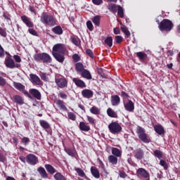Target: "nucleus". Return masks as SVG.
I'll use <instances>...</instances> for the list:
<instances>
[{"label":"nucleus","mask_w":180,"mask_h":180,"mask_svg":"<svg viewBox=\"0 0 180 180\" xmlns=\"http://www.w3.org/2000/svg\"><path fill=\"white\" fill-rule=\"evenodd\" d=\"M34 60L38 62L42 61V63H44L45 64H50L53 61L51 56L46 53L34 54Z\"/></svg>","instance_id":"obj_1"},{"label":"nucleus","mask_w":180,"mask_h":180,"mask_svg":"<svg viewBox=\"0 0 180 180\" xmlns=\"http://www.w3.org/2000/svg\"><path fill=\"white\" fill-rule=\"evenodd\" d=\"M41 22L44 25L48 26H54L56 25V19L52 15L47 14V13H43L41 15Z\"/></svg>","instance_id":"obj_2"},{"label":"nucleus","mask_w":180,"mask_h":180,"mask_svg":"<svg viewBox=\"0 0 180 180\" xmlns=\"http://www.w3.org/2000/svg\"><path fill=\"white\" fill-rule=\"evenodd\" d=\"M174 27V24L169 20H163L159 25V29L161 32H171Z\"/></svg>","instance_id":"obj_3"},{"label":"nucleus","mask_w":180,"mask_h":180,"mask_svg":"<svg viewBox=\"0 0 180 180\" xmlns=\"http://www.w3.org/2000/svg\"><path fill=\"white\" fill-rule=\"evenodd\" d=\"M108 129L112 134H119L122 132V126L117 122H111L108 125Z\"/></svg>","instance_id":"obj_4"},{"label":"nucleus","mask_w":180,"mask_h":180,"mask_svg":"<svg viewBox=\"0 0 180 180\" xmlns=\"http://www.w3.org/2000/svg\"><path fill=\"white\" fill-rule=\"evenodd\" d=\"M137 134L139 135V138L141 141H143V143H149L150 142V138L148 136L147 134H146V130L144 129L139 127L137 128Z\"/></svg>","instance_id":"obj_5"},{"label":"nucleus","mask_w":180,"mask_h":180,"mask_svg":"<svg viewBox=\"0 0 180 180\" xmlns=\"http://www.w3.org/2000/svg\"><path fill=\"white\" fill-rule=\"evenodd\" d=\"M4 64L7 68H19L20 67V64L15 63V60L11 56L5 58Z\"/></svg>","instance_id":"obj_6"},{"label":"nucleus","mask_w":180,"mask_h":180,"mask_svg":"<svg viewBox=\"0 0 180 180\" xmlns=\"http://www.w3.org/2000/svg\"><path fill=\"white\" fill-rule=\"evenodd\" d=\"M65 51H67V46H65L63 44H57L53 46L52 53H58L60 54H64V53H65Z\"/></svg>","instance_id":"obj_7"},{"label":"nucleus","mask_w":180,"mask_h":180,"mask_svg":"<svg viewBox=\"0 0 180 180\" xmlns=\"http://www.w3.org/2000/svg\"><path fill=\"white\" fill-rule=\"evenodd\" d=\"M26 161L30 165H36L39 162V158L32 153H30L26 157Z\"/></svg>","instance_id":"obj_8"},{"label":"nucleus","mask_w":180,"mask_h":180,"mask_svg":"<svg viewBox=\"0 0 180 180\" xmlns=\"http://www.w3.org/2000/svg\"><path fill=\"white\" fill-rule=\"evenodd\" d=\"M55 82L58 88H67L68 80L65 78L56 79Z\"/></svg>","instance_id":"obj_9"},{"label":"nucleus","mask_w":180,"mask_h":180,"mask_svg":"<svg viewBox=\"0 0 180 180\" xmlns=\"http://www.w3.org/2000/svg\"><path fill=\"white\" fill-rule=\"evenodd\" d=\"M136 174L138 176H142V178H145V179H150V174H148L147 170L144 168L138 169Z\"/></svg>","instance_id":"obj_10"},{"label":"nucleus","mask_w":180,"mask_h":180,"mask_svg":"<svg viewBox=\"0 0 180 180\" xmlns=\"http://www.w3.org/2000/svg\"><path fill=\"white\" fill-rule=\"evenodd\" d=\"M124 107L127 112H133V110H134V103L129 100L127 102L124 103Z\"/></svg>","instance_id":"obj_11"},{"label":"nucleus","mask_w":180,"mask_h":180,"mask_svg":"<svg viewBox=\"0 0 180 180\" xmlns=\"http://www.w3.org/2000/svg\"><path fill=\"white\" fill-rule=\"evenodd\" d=\"M82 95L83 98H86V99H91V98L94 96V91L88 89H85L82 91Z\"/></svg>","instance_id":"obj_12"},{"label":"nucleus","mask_w":180,"mask_h":180,"mask_svg":"<svg viewBox=\"0 0 180 180\" xmlns=\"http://www.w3.org/2000/svg\"><path fill=\"white\" fill-rule=\"evenodd\" d=\"M21 20L26 25L27 27H33L34 26V24H33V22L30 20V18L26 15L21 16Z\"/></svg>","instance_id":"obj_13"},{"label":"nucleus","mask_w":180,"mask_h":180,"mask_svg":"<svg viewBox=\"0 0 180 180\" xmlns=\"http://www.w3.org/2000/svg\"><path fill=\"white\" fill-rule=\"evenodd\" d=\"M72 81L76 86H78V88H86V84L84 83V82L79 78H73Z\"/></svg>","instance_id":"obj_14"},{"label":"nucleus","mask_w":180,"mask_h":180,"mask_svg":"<svg viewBox=\"0 0 180 180\" xmlns=\"http://www.w3.org/2000/svg\"><path fill=\"white\" fill-rule=\"evenodd\" d=\"M30 94L34 96V98H36V99H38V101H40L41 99V94H40V91L36 89H30Z\"/></svg>","instance_id":"obj_15"},{"label":"nucleus","mask_w":180,"mask_h":180,"mask_svg":"<svg viewBox=\"0 0 180 180\" xmlns=\"http://www.w3.org/2000/svg\"><path fill=\"white\" fill-rule=\"evenodd\" d=\"M13 102L17 103L18 105H23L25 103V100L22 98V96L19 95H15L13 96L12 98Z\"/></svg>","instance_id":"obj_16"},{"label":"nucleus","mask_w":180,"mask_h":180,"mask_svg":"<svg viewBox=\"0 0 180 180\" xmlns=\"http://www.w3.org/2000/svg\"><path fill=\"white\" fill-rule=\"evenodd\" d=\"M30 78L32 82V84H35V85H40V77L34 74H30Z\"/></svg>","instance_id":"obj_17"},{"label":"nucleus","mask_w":180,"mask_h":180,"mask_svg":"<svg viewBox=\"0 0 180 180\" xmlns=\"http://www.w3.org/2000/svg\"><path fill=\"white\" fill-rule=\"evenodd\" d=\"M52 54L54 58H56V60L58 61V63H64V60H65L64 55L56 52H52Z\"/></svg>","instance_id":"obj_18"},{"label":"nucleus","mask_w":180,"mask_h":180,"mask_svg":"<svg viewBox=\"0 0 180 180\" xmlns=\"http://www.w3.org/2000/svg\"><path fill=\"white\" fill-rule=\"evenodd\" d=\"M111 103L112 106H117L120 103V97L117 95L112 96Z\"/></svg>","instance_id":"obj_19"},{"label":"nucleus","mask_w":180,"mask_h":180,"mask_svg":"<svg viewBox=\"0 0 180 180\" xmlns=\"http://www.w3.org/2000/svg\"><path fill=\"white\" fill-rule=\"evenodd\" d=\"M81 75L83 78H86V79H92L91 72L85 69L81 72Z\"/></svg>","instance_id":"obj_20"},{"label":"nucleus","mask_w":180,"mask_h":180,"mask_svg":"<svg viewBox=\"0 0 180 180\" xmlns=\"http://www.w3.org/2000/svg\"><path fill=\"white\" fill-rule=\"evenodd\" d=\"M91 172L93 176H94V178H96V179H99V178H101V174L99 173V170H98L96 168L91 167Z\"/></svg>","instance_id":"obj_21"},{"label":"nucleus","mask_w":180,"mask_h":180,"mask_svg":"<svg viewBox=\"0 0 180 180\" xmlns=\"http://www.w3.org/2000/svg\"><path fill=\"white\" fill-rule=\"evenodd\" d=\"M37 171L39 174L41 175V178L46 179L48 177L47 172H46L44 167H40L37 169Z\"/></svg>","instance_id":"obj_22"},{"label":"nucleus","mask_w":180,"mask_h":180,"mask_svg":"<svg viewBox=\"0 0 180 180\" xmlns=\"http://www.w3.org/2000/svg\"><path fill=\"white\" fill-rule=\"evenodd\" d=\"M134 157L137 158V160H142L144 158V152L141 149H138L135 152Z\"/></svg>","instance_id":"obj_23"},{"label":"nucleus","mask_w":180,"mask_h":180,"mask_svg":"<svg viewBox=\"0 0 180 180\" xmlns=\"http://www.w3.org/2000/svg\"><path fill=\"white\" fill-rule=\"evenodd\" d=\"M79 127L82 131H89V130H91V128L88 127L84 122H79Z\"/></svg>","instance_id":"obj_24"},{"label":"nucleus","mask_w":180,"mask_h":180,"mask_svg":"<svg viewBox=\"0 0 180 180\" xmlns=\"http://www.w3.org/2000/svg\"><path fill=\"white\" fill-rule=\"evenodd\" d=\"M154 130L158 133V134H164V128L161 125H155L154 127Z\"/></svg>","instance_id":"obj_25"},{"label":"nucleus","mask_w":180,"mask_h":180,"mask_svg":"<svg viewBox=\"0 0 180 180\" xmlns=\"http://www.w3.org/2000/svg\"><path fill=\"white\" fill-rule=\"evenodd\" d=\"M112 154L114 157H122V151L117 148H112Z\"/></svg>","instance_id":"obj_26"},{"label":"nucleus","mask_w":180,"mask_h":180,"mask_svg":"<svg viewBox=\"0 0 180 180\" xmlns=\"http://www.w3.org/2000/svg\"><path fill=\"white\" fill-rule=\"evenodd\" d=\"M45 168L46 171L51 174H56V169L51 165H45Z\"/></svg>","instance_id":"obj_27"},{"label":"nucleus","mask_w":180,"mask_h":180,"mask_svg":"<svg viewBox=\"0 0 180 180\" xmlns=\"http://www.w3.org/2000/svg\"><path fill=\"white\" fill-rule=\"evenodd\" d=\"M13 85L16 89L20 91V92L24 91H25V86L20 83H16L14 82Z\"/></svg>","instance_id":"obj_28"},{"label":"nucleus","mask_w":180,"mask_h":180,"mask_svg":"<svg viewBox=\"0 0 180 180\" xmlns=\"http://www.w3.org/2000/svg\"><path fill=\"white\" fill-rule=\"evenodd\" d=\"M52 32H53L55 34H63V28H61L60 26H56L52 29Z\"/></svg>","instance_id":"obj_29"},{"label":"nucleus","mask_w":180,"mask_h":180,"mask_svg":"<svg viewBox=\"0 0 180 180\" xmlns=\"http://www.w3.org/2000/svg\"><path fill=\"white\" fill-rule=\"evenodd\" d=\"M108 160L112 165H116V164H117V158L115 155H110L108 157Z\"/></svg>","instance_id":"obj_30"},{"label":"nucleus","mask_w":180,"mask_h":180,"mask_svg":"<svg viewBox=\"0 0 180 180\" xmlns=\"http://www.w3.org/2000/svg\"><path fill=\"white\" fill-rule=\"evenodd\" d=\"M107 115H108L110 117H117V114L112 108L107 110Z\"/></svg>","instance_id":"obj_31"},{"label":"nucleus","mask_w":180,"mask_h":180,"mask_svg":"<svg viewBox=\"0 0 180 180\" xmlns=\"http://www.w3.org/2000/svg\"><path fill=\"white\" fill-rule=\"evenodd\" d=\"M92 22L96 26L101 25V16L96 15L92 18Z\"/></svg>","instance_id":"obj_32"},{"label":"nucleus","mask_w":180,"mask_h":180,"mask_svg":"<svg viewBox=\"0 0 180 180\" xmlns=\"http://www.w3.org/2000/svg\"><path fill=\"white\" fill-rule=\"evenodd\" d=\"M117 15L120 18H123L124 16V9L120 6H117Z\"/></svg>","instance_id":"obj_33"},{"label":"nucleus","mask_w":180,"mask_h":180,"mask_svg":"<svg viewBox=\"0 0 180 180\" xmlns=\"http://www.w3.org/2000/svg\"><path fill=\"white\" fill-rule=\"evenodd\" d=\"M55 103L58 105L63 110H65V109H67L65 105H64V102L61 100H55Z\"/></svg>","instance_id":"obj_34"},{"label":"nucleus","mask_w":180,"mask_h":180,"mask_svg":"<svg viewBox=\"0 0 180 180\" xmlns=\"http://www.w3.org/2000/svg\"><path fill=\"white\" fill-rule=\"evenodd\" d=\"M108 9L112 12V13H116L117 12V6L116 4H110L108 6Z\"/></svg>","instance_id":"obj_35"},{"label":"nucleus","mask_w":180,"mask_h":180,"mask_svg":"<svg viewBox=\"0 0 180 180\" xmlns=\"http://www.w3.org/2000/svg\"><path fill=\"white\" fill-rule=\"evenodd\" d=\"M90 112L92 113V115H100L101 110H99V108H98L96 106H93L90 108Z\"/></svg>","instance_id":"obj_36"},{"label":"nucleus","mask_w":180,"mask_h":180,"mask_svg":"<svg viewBox=\"0 0 180 180\" xmlns=\"http://www.w3.org/2000/svg\"><path fill=\"white\" fill-rule=\"evenodd\" d=\"M105 43L108 47H112V46H113V38H112V37H107L105 40Z\"/></svg>","instance_id":"obj_37"},{"label":"nucleus","mask_w":180,"mask_h":180,"mask_svg":"<svg viewBox=\"0 0 180 180\" xmlns=\"http://www.w3.org/2000/svg\"><path fill=\"white\" fill-rule=\"evenodd\" d=\"M39 124L40 126L43 127V129H49L50 128V124H49V122L47 121L41 120H39Z\"/></svg>","instance_id":"obj_38"},{"label":"nucleus","mask_w":180,"mask_h":180,"mask_svg":"<svg viewBox=\"0 0 180 180\" xmlns=\"http://www.w3.org/2000/svg\"><path fill=\"white\" fill-rule=\"evenodd\" d=\"M75 68H76V71H77V72H82V71H84L85 70V69H84V65L81 63H77L76 64Z\"/></svg>","instance_id":"obj_39"},{"label":"nucleus","mask_w":180,"mask_h":180,"mask_svg":"<svg viewBox=\"0 0 180 180\" xmlns=\"http://www.w3.org/2000/svg\"><path fill=\"white\" fill-rule=\"evenodd\" d=\"M75 171H76L79 176H81L82 178H84V176H85V172L81 168L75 167Z\"/></svg>","instance_id":"obj_40"},{"label":"nucleus","mask_w":180,"mask_h":180,"mask_svg":"<svg viewBox=\"0 0 180 180\" xmlns=\"http://www.w3.org/2000/svg\"><path fill=\"white\" fill-rule=\"evenodd\" d=\"M65 151L70 157H75V153H76L75 150L70 149V148H67V149H65Z\"/></svg>","instance_id":"obj_41"},{"label":"nucleus","mask_w":180,"mask_h":180,"mask_svg":"<svg viewBox=\"0 0 180 180\" xmlns=\"http://www.w3.org/2000/svg\"><path fill=\"white\" fill-rule=\"evenodd\" d=\"M154 155L156 158L161 160V158H162L163 153L161 150H155L154 151Z\"/></svg>","instance_id":"obj_42"},{"label":"nucleus","mask_w":180,"mask_h":180,"mask_svg":"<svg viewBox=\"0 0 180 180\" xmlns=\"http://www.w3.org/2000/svg\"><path fill=\"white\" fill-rule=\"evenodd\" d=\"M121 30L123 33L125 34V35L127 36V37H129V36H130V32L129 31V30L127 29V27L124 25H122L121 27Z\"/></svg>","instance_id":"obj_43"},{"label":"nucleus","mask_w":180,"mask_h":180,"mask_svg":"<svg viewBox=\"0 0 180 180\" xmlns=\"http://www.w3.org/2000/svg\"><path fill=\"white\" fill-rule=\"evenodd\" d=\"M136 56L141 60H146V58L147 57V54H146L144 52H137Z\"/></svg>","instance_id":"obj_44"},{"label":"nucleus","mask_w":180,"mask_h":180,"mask_svg":"<svg viewBox=\"0 0 180 180\" xmlns=\"http://www.w3.org/2000/svg\"><path fill=\"white\" fill-rule=\"evenodd\" d=\"M39 76L41 77V79H42V81H45V82L49 81V77H47L46 73L43 72H40Z\"/></svg>","instance_id":"obj_45"},{"label":"nucleus","mask_w":180,"mask_h":180,"mask_svg":"<svg viewBox=\"0 0 180 180\" xmlns=\"http://www.w3.org/2000/svg\"><path fill=\"white\" fill-rule=\"evenodd\" d=\"M21 142L22 143V144L24 146H27V144H29V143H30V139L27 137H23L21 139Z\"/></svg>","instance_id":"obj_46"},{"label":"nucleus","mask_w":180,"mask_h":180,"mask_svg":"<svg viewBox=\"0 0 180 180\" xmlns=\"http://www.w3.org/2000/svg\"><path fill=\"white\" fill-rule=\"evenodd\" d=\"M68 116L69 119H70V120L75 121L77 119V116L75 115V114H74V112H68Z\"/></svg>","instance_id":"obj_47"},{"label":"nucleus","mask_w":180,"mask_h":180,"mask_svg":"<svg viewBox=\"0 0 180 180\" xmlns=\"http://www.w3.org/2000/svg\"><path fill=\"white\" fill-rule=\"evenodd\" d=\"M160 165H161V167H163L165 169H168V165L167 164V162H165V160H160Z\"/></svg>","instance_id":"obj_48"},{"label":"nucleus","mask_w":180,"mask_h":180,"mask_svg":"<svg viewBox=\"0 0 180 180\" xmlns=\"http://www.w3.org/2000/svg\"><path fill=\"white\" fill-rule=\"evenodd\" d=\"M0 34L3 37H6V29L0 27Z\"/></svg>","instance_id":"obj_49"},{"label":"nucleus","mask_w":180,"mask_h":180,"mask_svg":"<svg viewBox=\"0 0 180 180\" xmlns=\"http://www.w3.org/2000/svg\"><path fill=\"white\" fill-rule=\"evenodd\" d=\"M86 27H87V29H89V30H91V31L94 30V25H92V22L87 21Z\"/></svg>","instance_id":"obj_50"},{"label":"nucleus","mask_w":180,"mask_h":180,"mask_svg":"<svg viewBox=\"0 0 180 180\" xmlns=\"http://www.w3.org/2000/svg\"><path fill=\"white\" fill-rule=\"evenodd\" d=\"M87 120L91 124H95V119L94 117L86 115Z\"/></svg>","instance_id":"obj_51"},{"label":"nucleus","mask_w":180,"mask_h":180,"mask_svg":"<svg viewBox=\"0 0 180 180\" xmlns=\"http://www.w3.org/2000/svg\"><path fill=\"white\" fill-rule=\"evenodd\" d=\"M28 32L30 34H32V36H37V31L34 29L30 28L28 29Z\"/></svg>","instance_id":"obj_52"},{"label":"nucleus","mask_w":180,"mask_h":180,"mask_svg":"<svg viewBox=\"0 0 180 180\" xmlns=\"http://www.w3.org/2000/svg\"><path fill=\"white\" fill-rule=\"evenodd\" d=\"M115 41L118 44H120L121 41H123V37L122 36H116L115 37Z\"/></svg>","instance_id":"obj_53"},{"label":"nucleus","mask_w":180,"mask_h":180,"mask_svg":"<svg viewBox=\"0 0 180 180\" xmlns=\"http://www.w3.org/2000/svg\"><path fill=\"white\" fill-rule=\"evenodd\" d=\"M0 85L1 86H4V85H6V80L2 77L0 76Z\"/></svg>","instance_id":"obj_54"},{"label":"nucleus","mask_w":180,"mask_h":180,"mask_svg":"<svg viewBox=\"0 0 180 180\" xmlns=\"http://www.w3.org/2000/svg\"><path fill=\"white\" fill-rule=\"evenodd\" d=\"M72 59L75 63H78V61H79V56H78V54H75L72 56Z\"/></svg>","instance_id":"obj_55"},{"label":"nucleus","mask_w":180,"mask_h":180,"mask_svg":"<svg viewBox=\"0 0 180 180\" xmlns=\"http://www.w3.org/2000/svg\"><path fill=\"white\" fill-rule=\"evenodd\" d=\"M86 53L87 56H89L91 57V58H94V52H92V50L87 49L86 51Z\"/></svg>","instance_id":"obj_56"},{"label":"nucleus","mask_w":180,"mask_h":180,"mask_svg":"<svg viewBox=\"0 0 180 180\" xmlns=\"http://www.w3.org/2000/svg\"><path fill=\"white\" fill-rule=\"evenodd\" d=\"M13 58L15 60V61H16V63H21L22 59L20 58V56H18V55H15L13 56Z\"/></svg>","instance_id":"obj_57"},{"label":"nucleus","mask_w":180,"mask_h":180,"mask_svg":"<svg viewBox=\"0 0 180 180\" xmlns=\"http://www.w3.org/2000/svg\"><path fill=\"white\" fill-rule=\"evenodd\" d=\"M72 41L75 46H78L79 44V40L77 38H72Z\"/></svg>","instance_id":"obj_58"},{"label":"nucleus","mask_w":180,"mask_h":180,"mask_svg":"<svg viewBox=\"0 0 180 180\" xmlns=\"http://www.w3.org/2000/svg\"><path fill=\"white\" fill-rule=\"evenodd\" d=\"M5 56V50H4V48L0 44V57H4Z\"/></svg>","instance_id":"obj_59"},{"label":"nucleus","mask_w":180,"mask_h":180,"mask_svg":"<svg viewBox=\"0 0 180 180\" xmlns=\"http://www.w3.org/2000/svg\"><path fill=\"white\" fill-rule=\"evenodd\" d=\"M93 4L94 5H101V4H103V1L102 0H92Z\"/></svg>","instance_id":"obj_60"},{"label":"nucleus","mask_w":180,"mask_h":180,"mask_svg":"<svg viewBox=\"0 0 180 180\" xmlns=\"http://www.w3.org/2000/svg\"><path fill=\"white\" fill-rule=\"evenodd\" d=\"M59 96L60 98H61L62 99H67V94H65L64 92H60L59 94Z\"/></svg>","instance_id":"obj_61"},{"label":"nucleus","mask_w":180,"mask_h":180,"mask_svg":"<svg viewBox=\"0 0 180 180\" xmlns=\"http://www.w3.org/2000/svg\"><path fill=\"white\" fill-rule=\"evenodd\" d=\"M120 178H126V176H127V174H126V172H120Z\"/></svg>","instance_id":"obj_62"},{"label":"nucleus","mask_w":180,"mask_h":180,"mask_svg":"<svg viewBox=\"0 0 180 180\" xmlns=\"http://www.w3.org/2000/svg\"><path fill=\"white\" fill-rule=\"evenodd\" d=\"M19 159H20V161H21L22 162H23L24 164L26 163V158H25V157H23V156H20V157H19Z\"/></svg>","instance_id":"obj_63"},{"label":"nucleus","mask_w":180,"mask_h":180,"mask_svg":"<svg viewBox=\"0 0 180 180\" xmlns=\"http://www.w3.org/2000/svg\"><path fill=\"white\" fill-rule=\"evenodd\" d=\"M114 33H115V34H120V30H119V28H114Z\"/></svg>","instance_id":"obj_64"}]
</instances>
